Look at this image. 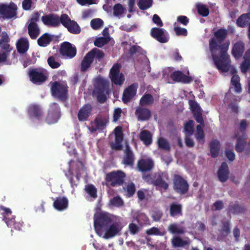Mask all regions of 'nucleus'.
I'll return each mask as SVG.
<instances>
[{
    "mask_svg": "<svg viewBox=\"0 0 250 250\" xmlns=\"http://www.w3.org/2000/svg\"><path fill=\"white\" fill-rule=\"evenodd\" d=\"M85 190L90 197L95 199L97 197V190L95 187L92 184H88L85 186Z\"/></svg>",
    "mask_w": 250,
    "mask_h": 250,
    "instance_id": "8fccbe9b",
    "label": "nucleus"
},
{
    "mask_svg": "<svg viewBox=\"0 0 250 250\" xmlns=\"http://www.w3.org/2000/svg\"><path fill=\"white\" fill-rule=\"evenodd\" d=\"M121 67V64L116 63L110 69V78L112 83L116 85H122L125 80L124 75L122 73H120Z\"/></svg>",
    "mask_w": 250,
    "mask_h": 250,
    "instance_id": "9b49d317",
    "label": "nucleus"
},
{
    "mask_svg": "<svg viewBox=\"0 0 250 250\" xmlns=\"http://www.w3.org/2000/svg\"><path fill=\"white\" fill-rule=\"evenodd\" d=\"M170 77L175 82H181L184 83H188L193 81L191 77L186 75L179 70L174 71L171 73Z\"/></svg>",
    "mask_w": 250,
    "mask_h": 250,
    "instance_id": "412c9836",
    "label": "nucleus"
},
{
    "mask_svg": "<svg viewBox=\"0 0 250 250\" xmlns=\"http://www.w3.org/2000/svg\"><path fill=\"white\" fill-rule=\"evenodd\" d=\"M125 9L120 3L115 4L113 8V15L115 17H118L123 14Z\"/></svg>",
    "mask_w": 250,
    "mask_h": 250,
    "instance_id": "864d4df0",
    "label": "nucleus"
},
{
    "mask_svg": "<svg viewBox=\"0 0 250 250\" xmlns=\"http://www.w3.org/2000/svg\"><path fill=\"white\" fill-rule=\"evenodd\" d=\"M246 208L236 203H230L228 207V211L234 214H240L245 212Z\"/></svg>",
    "mask_w": 250,
    "mask_h": 250,
    "instance_id": "72a5a7b5",
    "label": "nucleus"
},
{
    "mask_svg": "<svg viewBox=\"0 0 250 250\" xmlns=\"http://www.w3.org/2000/svg\"><path fill=\"white\" fill-rule=\"evenodd\" d=\"M135 115L137 117L138 121H147L151 117L150 111L146 108L139 106L137 107Z\"/></svg>",
    "mask_w": 250,
    "mask_h": 250,
    "instance_id": "b1692460",
    "label": "nucleus"
},
{
    "mask_svg": "<svg viewBox=\"0 0 250 250\" xmlns=\"http://www.w3.org/2000/svg\"><path fill=\"white\" fill-rule=\"evenodd\" d=\"M152 4V0H139L138 5L141 10H146L150 8Z\"/></svg>",
    "mask_w": 250,
    "mask_h": 250,
    "instance_id": "5fc2aeb1",
    "label": "nucleus"
},
{
    "mask_svg": "<svg viewBox=\"0 0 250 250\" xmlns=\"http://www.w3.org/2000/svg\"><path fill=\"white\" fill-rule=\"evenodd\" d=\"M72 21L69 16L66 14H62L61 17L59 16V23H62L65 28Z\"/></svg>",
    "mask_w": 250,
    "mask_h": 250,
    "instance_id": "4d7b16f0",
    "label": "nucleus"
},
{
    "mask_svg": "<svg viewBox=\"0 0 250 250\" xmlns=\"http://www.w3.org/2000/svg\"><path fill=\"white\" fill-rule=\"evenodd\" d=\"M229 170L227 164L222 163L217 172V176L219 181L222 183L226 182L229 179Z\"/></svg>",
    "mask_w": 250,
    "mask_h": 250,
    "instance_id": "393cba45",
    "label": "nucleus"
},
{
    "mask_svg": "<svg viewBox=\"0 0 250 250\" xmlns=\"http://www.w3.org/2000/svg\"><path fill=\"white\" fill-rule=\"evenodd\" d=\"M183 207L181 204L172 203L169 206V215L171 217H175L182 216Z\"/></svg>",
    "mask_w": 250,
    "mask_h": 250,
    "instance_id": "c756f323",
    "label": "nucleus"
},
{
    "mask_svg": "<svg viewBox=\"0 0 250 250\" xmlns=\"http://www.w3.org/2000/svg\"><path fill=\"white\" fill-rule=\"evenodd\" d=\"M66 28L70 33L74 34H78L81 32V28L79 25L74 21H72Z\"/></svg>",
    "mask_w": 250,
    "mask_h": 250,
    "instance_id": "a18cd8bd",
    "label": "nucleus"
},
{
    "mask_svg": "<svg viewBox=\"0 0 250 250\" xmlns=\"http://www.w3.org/2000/svg\"><path fill=\"white\" fill-rule=\"evenodd\" d=\"M235 138L237 139L235 145V150L237 152H242L243 151L246 145L245 140L246 139V137H242L240 136L239 133H237L235 134Z\"/></svg>",
    "mask_w": 250,
    "mask_h": 250,
    "instance_id": "e433bc0d",
    "label": "nucleus"
},
{
    "mask_svg": "<svg viewBox=\"0 0 250 250\" xmlns=\"http://www.w3.org/2000/svg\"><path fill=\"white\" fill-rule=\"evenodd\" d=\"M0 213L2 216V220L8 227L18 230L21 229L23 223L16 221L15 217L12 215V211L9 208L0 205Z\"/></svg>",
    "mask_w": 250,
    "mask_h": 250,
    "instance_id": "20e7f679",
    "label": "nucleus"
},
{
    "mask_svg": "<svg viewBox=\"0 0 250 250\" xmlns=\"http://www.w3.org/2000/svg\"><path fill=\"white\" fill-rule=\"evenodd\" d=\"M157 145L160 149L169 151L170 150V146L167 139L163 137H160L157 141Z\"/></svg>",
    "mask_w": 250,
    "mask_h": 250,
    "instance_id": "37998d69",
    "label": "nucleus"
},
{
    "mask_svg": "<svg viewBox=\"0 0 250 250\" xmlns=\"http://www.w3.org/2000/svg\"><path fill=\"white\" fill-rule=\"evenodd\" d=\"M124 153L122 163L125 166L132 167L134 164L135 156L128 144H126Z\"/></svg>",
    "mask_w": 250,
    "mask_h": 250,
    "instance_id": "a211bd4d",
    "label": "nucleus"
},
{
    "mask_svg": "<svg viewBox=\"0 0 250 250\" xmlns=\"http://www.w3.org/2000/svg\"><path fill=\"white\" fill-rule=\"evenodd\" d=\"M94 61L92 54L88 52L84 57L81 63V70L82 72H85Z\"/></svg>",
    "mask_w": 250,
    "mask_h": 250,
    "instance_id": "7c9ffc66",
    "label": "nucleus"
},
{
    "mask_svg": "<svg viewBox=\"0 0 250 250\" xmlns=\"http://www.w3.org/2000/svg\"><path fill=\"white\" fill-rule=\"evenodd\" d=\"M244 60L241 65V71L246 73L250 67V49L246 51L244 57Z\"/></svg>",
    "mask_w": 250,
    "mask_h": 250,
    "instance_id": "58836bf2",
    "label": "nucleus"
},
{
    "mask_svg": "<svg viewBox=\"0 0 250 250\" xmlns=\"http://www.w3.org/2000/svg\"><path fill=\"white\" fill-rule=\"evenodd\" d=\"M154 99L149 93H145L140 100L139 104L142 106L150 105L154 103Z\"/></svg>",
    "mask_w": 250,
    "mask_h": 250,
    "instance_id": "ea45409f",
    "label": "nucleus"
},
{
    "mask_svg": "<svg viewBox=\"0 0 250 250\" xmlns=\"http://www.w3.org/2000/svg\"><path fill=\"white\" fill-rule=\"evenodd\" d=\"M52 41V36L48 33H44L42 35L38 40V44L42 47H45Z\"/></svg>",
    "mask_w": 250,
    "mask_h": 250,
    "instance_id": "4c0bfd02",
    "label": "nucleus"
},
{
    "mask_svg": "<svg viewBox=\"0 0 250 250\" xmlns=\"http://www.w3.org/2000/svg\"><path fill=\"white\" fill-rule=\"evenodd\" d=\"M230 224L228 222H222L221 232L224 236H227L230 232Z\"/></svg>",
    "mask_w": 250,
    "mask_h": 250,
    "instance_id": "69168bd1",
    "label": "nucleus"
},
{
    "mask_svg": "<svg viewBox=\"0 0 250 250\" xmlns=\"http://www.w3.org/2000/svg\"><path fill=\"white\" fill-rule=\"evenodd\" d=\"M245 50V45L242 42H237L234 43L232 49V54L236 59L242 57Z\"/></svg>",
    "mask_w": 250,
    "mask_h": 250,
    "instance_id": "c85d7f7f",
    "label": "nucleus"
},
{
    "mask_svg": "<svg viewBox=\"0 0 250 250\" xmlns=\"http://www.w3.org/2000/svg\"><path fill=\"white\" fill-rule=\"evenodd\" d=\"M137 53L144 55L146 53V52L141 46L136 45L131 46L128 50V53L130 55H133Z\"/></svg>",
    "mask_w": 250,
    "mask_h": 250,
    "instance_id": "de8ad7c7",
    "label": "nucleus"
},
{
    "mask_svg": "<svg viewBox=\"0 0 250 250\" xmlns=\"http://www.w3.org/2000/svg\"><path fill=\"white\" fill-rule=\"evenodd\" d=\"M193 125L194 121L192 120H189L185 124L184 129L187 133L190 135L192 134L193 133Z\"/></svg>",
    "mask_w": 250,
    "mask_h": 250,
    "instance_id": "680f3d73",
    "label": "nucleus"
},
{
    "mask_svg": "<svg viewBox=\"0 0 250 250\" xmlns=\"http://www.w3.org/2000/svg\"><path fill=\"white\" fill-rule=\"evenodd\" d=\"M139 139L146 146H149L152 143V135L150 131L147 130H144L140 133Z\"/></svg>",
    "mask_w": 250,
    "mask_h": 250,
    "instance_id": "473e14b6",
    "label": "nucleus"
},
{
    "mask_svg": "<svg viewBox=\"0 0 250 250\" xmlns=\"http://www.w3.org/2000/svg\"><path fill=\"white\" fill-rule=\"evenodd\" d=\"M137 84L133 83L124 91L122 100L124 103L129 102L136 94Z\"/></svg>",
    "mask_w": 250,
    "mask_h": 250,
    "instance_id": "4be33fe9",
    "label": "nucleus"
},
{
    "mask_svg": "<svg viewBox=\"0 0 250 250\" xmlns=\"http://www.w3.org/2000/svg\"><path fill=\"white\" fill-rule=\"evenodd\" d=\"M114 134L115 143H111L110 147L113 150H121L123 148L122 143L124 139V135L120 126H118L114 129Z\"/></svg>",
    "mask_w": 250,
    "mask_h": 250,
    "instance_id": "4468645a",
    "label": "nucleus"
},
{
    "mask_svg": "<svg viewBox=\"0 0 250 250\" xmlns=\"http://www.w3.org/2000/svg\"><path fill=\"white\" fill-rule=\"evenodd\" d=\"M97 100L100 103H104L107 100L106 95L109 93V83L105 80L100 78L97 80L95 86Z\"/></svg>",
    "mask_w": 250,
    "mask_h": 250,
    "instance_id": "6e6552de",
    "label": "nucleus"
},
{
    "mask_svg": "<svg viewBox=\"0 0 250 250\" xmlns=\"http://www.w3.org/2000/svg\"><path fill=\"white\" fill-rule=\"evenodd\" d=\"M10 38L5 32L2 33L1 38L0 40V48L1 51H7L11 52L13 50V47L10 46L9 42H10Z\"/></svg>",
    "mask_w": 250,
    "mask_h": 250,
    "instance_id": "bb28decb",
    "label": "nucleus"
},
{
    "mask_svg": "<svg viewBox=\"0 0 250 250\" xmlns=\"http://www.w3.org/2000/svg\"><path fill=\"white\" fill-rule=\"evenodd\" d=\"M60 52L62 56L72 59L76 56L77 49L75 46H73L70 42H64L61 45Z\"/></svg>",
    "mask_w": 250,
    "mask_h": 250,
    "instance_id": "2eb2a0df",
    "label": "nucleus"
},
{
    "mask_svg": "<svg viewBox=\"0 0 250 250\" xmlns=\"http://www.w3.org/2000/svg\"><path fill=\"white\" fill-rule=\"evenodd\" d=\"M227 34L226 29H219L209 41V48L214 63L218 70L224 72H228L230 66L229 56L228 54L229 42H224Z\"/></svg>",
    "mask_w": 250,
    "mask_h": 250,
    "instance_id": "f257e3e1",
    "label": "nucleus"
},
{
    "mask_svg": "<svg viewBox=\"0 0 250 250\" xmlns=\"http://www.w3.org/2000/svg\"><path fill=\"white\" fill-rule=\"evenodd\" d=\"M53 206L58 211L64 210L68 207V200L64 196L57 197L55 199Z\"/></svg>",
    "mask_w": 250,
    "mask_h": 250,
    "instance_id": "5701e85b",
    "label": "nucleus"
},
{
    "mask_svg": "<svg viewBox=\"0 0 250 250\" xmlns=\"http://www.w3.org/2000/svg\"><path fill=\"white\" fill-rule=\"evenodd\" d=\"M146 233L148 235L163 236L165 235L164 231H161L160 229L157 227H153L146 230Z\"/></svg>",
    "mask_w": 250,
    "mask_h": 250,
    "instance_id": "09e8293b",
    "label": "nucleus"
},
{
    "mask_svg": "<svg viewBox=\"0 0 250 250\" xmlns=\"http://www.w3.org/2000/svg\"><path fill=\"white\" fill-rule=\"evenodd\" d=\"M150 35L161 43L167 42L169 40L167 32L163 28L153 27L151 29Z\"/></svg>",
    "mask_w": 250,
    "mask_h": 250,
    "instance_id": "dca6fc26",
    "label": "nucleus"
},
{
    "mask_svg": "<svg viewBox=\"0 0 250 250\" xmlns=\"http://www.w3.org/2000/svg\"><path fill=\"white\" fill-rule=\"evenodd\" d=\"M107 122L105 119H103L101 117H96L94 121L95 126H91L90 131L92 132H95L98 130L103 131L106 127Z\"/></svg>",
    "mask_w": 250,
    "mask_h": 250,
    "instance_id": "cd10ccee",
    "label": "nucleus"
},
{
    "mask_svg": "<svg viewBox=\"0 0 250 250\" xmlns=\"http://www.w3.org/2000/svg\"><path fill=\"white\" fill-rule=\"evenodd\" d=\"M188 104L192 113H194L201 110L199 104L195 100H189Z\"/></svg>",
    "mask_w": 250,
    "mask_h": 250,
    "instance_id": "052dcab7",
    "label": "nucleus"
},
{
    "mask_svg": "<svg viewBox=\"0 0 250 250\" xmlns=\"http://www.w3.org/2000/svg\"><path fill=\"white\" fill-rule=\"evenodd\" d=\"M30 80L34 84H41L45 82L48 78V72L42 68H32L28 72Z\"/></svg>",
    "mask_w": 250,
    "mask_h": 250,
    "instance_id": "1a4fd4ad",
    "label": "nucleus"
},
{
    "mask_svg": "<svg viewBox=\"0 0 250 250\" xmlns=\"http://www.w3.org/2000/svg\"><path fill=\"white\" fill-rule=\"evenodd\" d=\"M168 230L172 234H182L185 232L184 228L180 227L176 223H172L168 227Z\"/></svg>",
    "mask_w": 250,
    "mask_h": 250,
    "instance_id": "a19ab883",
    "label": "nucleus"
},
{
    "mask_svg": "<svg viewBox=\"0 0 250 250\" xmlns=\"http://www.w3.org/2000/svg\"><path fill=\"white\" fill-rule=\"evenodd\" d=\"M28 113L30 118L40 120L42 117V112L40 106L36 104L30 105L28 109Z\"/></svg>",
    "mask_w": 250,
    "mask_h": 250,
    "instance_id": "a878e982",
    "label": "nucleus"
},
{
    "mask_svg": "<svg viewBox=\"0 0 250 250\" xmlns=\"http://www.w3.org/2000/svg\"><path fill=\"white\" fill-rule=\"evenodd\" d=\"M111 214L105 212H98L94 216V226L96 231H101L102 229H106L113 220Z\"/></svg>",
    "mask_w": 250,
    "mask_h": 250,
    "instance_id": "7ed1b4c3",
    "label": "nucleus"
},
{
    "mask_svg": "<svg viewBox=\"0 0 250 250\" xmlns=\"http://www.w3.org/2000/svg\"><path fill=\"white\" fill-rule=\"evenodd\" d=\"M41 20L43 23L48 27H56L59 26L58 14L50 13L45 15L42 16Z\"/></svg>",
    "mask_w": 250,
    "mask_h": 250,
    "instance_id": "aec40b11",
    "label": "nucleus"
},
{
    "mask_svg": "<svg viewBox=\"0 0 250 250\" xmlns=\"http://www.w3.org/2000/svg\"><path fill=\"white\" fill-rule=\"evenodd\" d=\"M72 162H73V161L72 160H71L68 162L69 167H68V172L67 173H66L65 175L66 177L68 179L69 182L71 184V187L74 188L75 186V187L77 186L78 183H76L73 179L74 175H73V173L72 172L71 168V164Z\"/></svg>",
    "mask_w": 250,
    "mask_h": 250,
    "instance_id": "49530a36",
    "label": "nucleus"
},
{
    "mask_svg": "<svg viewBox=\"0 0 250 250\" xmlns=\"http://www.w3.org/2000/svg\"><path fill=\"white\" fill-rule=\"evenodd\" d=\"M171 243L173 247H184L188 245V243L186 240H183L181 237L176 236L172 239Z\"/></svg>",
    "mask_w": 250,
    "mask_h": 250,
    "instance_id": "c03bdc74",
    "label": "nucleus"
},
{
    "mask_svg": "<svg viewBox=\"0 0 250 250\" xmlns=\"http://www.w3.org/2000/svg\"><path fill=\"white\" fill-rule=\"evenodd\" d=\"M220 146V142L217 140H214L210 143V152L211 157L216 158L218 156Z\"/></svg>",
    "mask_w": 250,
    "mask_h": 250,
    "instance_id": "c9c22d12",
    "label": "nucleus"
},
{
    "mask_svg": "<svg viewBox=\"0 0 250 250\" xmlns=\"http://www.w3.org/2000/svg\"><path fill=\"white\" fill-rule=\"evenodd\" d=\"M90 24L93 29L97 30L103 26L104 21L101 19H94L91 21Z\"/></svg>",
    "mask_w": 250,
    "mask_h": 250,
    "instance_id": "6e6d98bb",
    "label": "nucleus"
},
{
    "mask_svg": "<svg viewBox=\"0 0 250 250\" xmlns=\"http://www.w3.org/2000/svg\"><path fill=\"white\" fill-rule=\"evenodd\" d=\"M124 227V225L122 218L118 216L113 217L112 222L106 229L104 237L109 239L119 235Z\"/></svg>",
    "mask_w": 250,
    "mask_h": 250,
    "instance_id": "39448f33",
    "label": "nucleus"
},
{
    "mask_svg": "<svg viewBox=\"0 0 250 250\" xmlns=\"http://www.w3.org/2000/svg\"><path fill=\"white\" fill-rule=\"evenodd\" d=\"M173 188L175 192L183 195L186 194L189 189L188 182L181 175L175 174L173 179Z\"/></svg>",
    "mask_w": 250,
    "mask_h": 250,
    "instance_id": "9d476101",
    "label": "nucleus"
},
{
    "mask_svg": "<svg viewBox=\"0 0 250 250\" xmlns=\"http://www.w3.org/2000/svg\"><path fill=\"white\" fill-rule=\"evenodd\" d=\"M90 53L92 54V56L94 59L95 58L98 60H100L104 57V54L103 50L97 49V48H94L89 51Z\"/></svg>",
    "mask_w": 250,
    "mask_h": 250,
    "instance_id": "3c124183",
    "label": "nucleus"
},
{
    "mask_svg": "<svg viewBox=\"0 0 250 250\" xmlns=\"http://www.w3.org/2000/svg\"><path fill=\"white\" fill-rule=\"evenodd\" d=\"M154 167V162L151 158H142L139 159L137 164L138 170L142 172L151 171Z\"/></svg>",
    "mask_w": 250,
    "mask_h": 250,
    "instance_id": "f3484780",
    "label": "nucleus"
},
{
    "mask_svg": "<svg viewBox=\"0 0 250 250\" xmlns=\"http://www.w3.org/2000/svg\"><path fill=\"white\" fill-rule=\"evenodd\" d=\"M61 117L60 107L56 103H53L50 106L48 114L45 121L49 124H54L57 123Z\"/></svg>",
    "mask_w": 250,
    "mask_h": 250,
    "instance_id": "f8f14e48",
    "label": "nucleus"
},
{
    "mask_svg": "<svg viewBox=\"0 0 250 250\" xmlns=\"http://www.w3.org/2000/svg\"><path fill=\"white\" fill-rule=\"evenodd\" d=\"M92 106L90 104L83 105L79 109L77 117L80 122H85L89 120L92 111Z\"/></svg>",
    "mask_w": 250,
    "mask_h": 250,
    "instance_id": "6ab92c4d",
    "label": "nucleus"
},
{
    "mask_svg": "<svg viewBox=\"0 0 250 250\" xmlns=\"http://www.w3.org/2000/svg\"><path fill=\"white\" fill-rule=\"evenodd\" d=\"M247 127V120H242L241 121L240 126H239V133L240 136H242V137H246V130Z\"/></svg>",
    "mask_w": 250,
    "mask_h": 250,
    "instance_id": "338daca9",
    "label": "nucleus"
},
{
    "mask_svg": "<svg viewBox=\"0 0 250 250\" xmlns=\"http://www.w3.org/2000/svg\"><path fill=\"white\" fill-rule=\"evenodd\" d=\"M109 40L107 38L102 37L97 38L94 42V45L98 47H102L104 45L107 43Z\"/></svg>",
    "mask_w": 250,
    "mask_h": 250,
    "instance_id": "bf43d9fd",
    "label": "nucleus"
},
{
    "mask_svg": "<svg viewBox=\"0 0 250 250\" xmlns=\"http://www.w3.org/2000/svg\"><path fill=\"white\" fill-rule=\"evenodd\" d=\"M29 36L32 40H35L40 34V29L38 24L29 23L27 26Z\"/></svg>",
    "mask_w": 250,
    "mask_h": 250,
    "instance_id": "2f4dec72",
    "label": "nucleus"
},
{
    "mask_svg": "<svg viewBox=\"0 0 250 250\" xmlns=\"http://www.w3.org/2000/svg\"><path fill=\"white\" fill-rule=\"evenodd\" d=\"M17 49L20 54L25 53L29 48V42L26 39H20L17 43Z\"/></svg>",
    "mask_w": 250,
    "mask_h": 250,
    "instance_id": "f704fd0d",
    "label": "nucleus"
},
{
    "mask_svg": "<svg viewBox=\"0 0 250 250\" xmlns=\"http://www.w3.org/2000/svg\"><path fill=\"white\" fill-rule=\"evenodd\" d=\"M197 10L198 14L203 17H207L208 15L209 12L208 8L206 5L199 4L197 5Z\"/></svg>",
    "mask_w": 250,
    "mask_h": 250,
    "instance_id": "603ef678",
    "label": "nucleus"
},
{
    "mask_svg": "<svg viewBox=\"0 0 250 250\" xmlns=\"http://www.w3.org/2000/svg\"><path fill=\"white\" fill-rule=\"evenodd\" d=\"M10 52L7 51H0V64H8L7 59L9 56Z\"/></svg>",
    "mask_w": 250,
    "mask_h": 250,
    "instance_id": "e2e57ef3",
    "label": "nucleus"
},
{
    "mask_svg": "<svg viewBox=\"0 0 250 250\" xmlns=\"http://www.w3.org/2000/svg\"><path fill=\"white\" fill-rule=\"evenodd\" d=\"M47 63L49 66L53 69L57 68L61 65L60 62L56 61L55 57L53 56L48 57L47 59Z\"/></svg>",
    "mask_w": 250,
    "mask_h": 250,
    "instance_id": "13d9d810",
    "label": "nucleus"
},
{
    "mask_svg": "<svg viewBox=\"0 0 250 250\" xmlns=\"http://www.w3.org/2000/svg\"><path fill=\"white\" fill-rule=\"evenodd\" d=\"M68 87L66 84H63L55 81L52 83L51 92L52 95L59 100L65 101L68 99Z\"/></svg>",
    "mask_w": 250,
    "mask_h": 250,
    "instance_id": "0eeeda50",
    "label": "nucleus"
},
{
    "mask_svg": "<svg viewBox=\"0 0 250 250\" xmlns=\"http://www.w3.org/2000/svg\"><path fill=\"white\" fill-rule=\"evenodd\" d=\"M125 173L120 170H114L107 173L105 180L112 187L122 186L125 181Z\"/></svg>",
    "mask_w": 250,
    "mask_h": 250,
    "instance_id": "423d86ee",
    "label": "nucleus"
},
{
    "mask_svg": "<svg viewBox=\"0 0 250 250\" xmlns=\"http://www.w3.org/2000/svg\"><path fill=\"white\" fill-rule=\"evenodd\" d=\"M249 14H243L241 15L236 21V24L238 27H245L248 25L249 22Z\"/></svg>",
    "mask_w": 250,
    "mask_h": 250,
    "instance_id": "79ce46f5",
    "label": "nucleus"
},
{
    "mask_svg": "<svg viewBox=\"0 0 250 250\" xmlns=\"http://www.w3.org/2000/svg\"><path fill=\"white\" fill-rule=\"evenodd\" d=\"M136 188L135 184L132 182L128 183L126 186L127 197H132L134 194Z\"/></svg>",
    "mask_w": 250,
    "mask_h": 250,
    "instance_id": "0e129e2a",
    "label": "nucleus"
},
{
    "mask_svg": "<svg viewBox=\"0 0 250 250\" xmlns=\"http://www.w3.org/2000/svg\"><path fill=\"white\" fill-rule=\"evenodd\" d=\"M17 5L11 3L7 5L5 4H0V16L7 19H11L16 15Z\"/></svg>",
    "mask_w": 250,
    "mask_h": 250,
    "instance_id": "ddd939ff",
    "label": "nucleus"
},
{
    "mask_svg": "<svg viewBox=\"0 0 250 250\" xmlns=\"http://www.w3.org/2000/svg\"><path fill=\"white\" fill-rule=\"evenodd\" d=\"M142 178L149 185L161 188L165 190L168 188L169 185L167 181L169 180V176L167 172L159 171L152 174H144Z\"/></svg>",
    "mask_w": 250,
    "mask_h": 250,
    "instance_id": "f03ea898",
    "label": "nucleus"
},
{
    "mask_svg": "<svg viewBox=\"0 0 250 250\" xmlns=\"http://www.w3.org/2000/svg\"><path fill=\"white\" fill-rule=\"evenodd\" d=\"M128 230L131 235H135L140 231V227L135 223H131L128 225Z\"/></svg>",
    "mask_w": 250,
    "mask_h": 250,
    "instance_id": "774afa93",
    "label": "nucleus"
}]
</instances>
